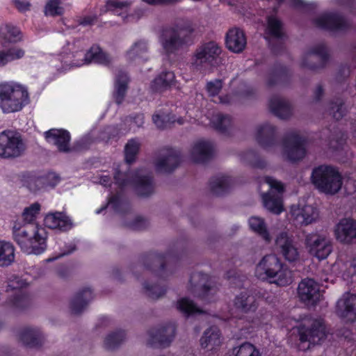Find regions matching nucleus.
Segmentation results:
<instances>
[{
    "instance_id": "1",
    "label": "nucleus",
    "mask_w": 356,
    "mask_h": 356,
    "mask_svg": "<svg viewBox=\"0 0 356 356\" xmlns=\"http://www.w3.org/2000/svg\"><path fill=\"white\" fill-rule=\"evenodd\" d=\"M13 238L26 254H40L47 248V233L37 225H22L20 220L13 226Z\"/></svg>"
},
{
    "instance_id": "2",
    "label": "nucleus",
    "mask_w": 356,
    "mask_h": 356,
    "mask_svg": "<svg viewBox=\"0 0 356 356\" xmlns=\"http://www.w3.org/2000/svg\"><path fill=\"white\" fill-rule=\"evenodd\" d=\"M195 29L190 22L177 24L163 31L160 42L168 56L177 55L193 42Z\"/></svg>"
},
{
    "instance_id": "3",
    "label": "nucleus",
    "mask_w": 356,
    "mask_h": 356,
    "mask_svg": "<svg viewBox=\"0 0 356 356\" xmlns=\"http://www.w3.org/2000/svg\"><path fill=\"white\" fill-rule=\"evenodd\" d=\"M30 102L27 88L15 82L0 84V109L5 114L22 111Z\"/></svg>"
},
{
    "instance_id": "4",
    "label": "nucleus",
    "mask_w": 356,
    "mask_h": 356,
    "mask_svg": "<svg viewBox=\"0 0 356 356\" xmlns=\"http://www.w3.org/2000/svg\"><path fill=\"white\" fill-rule=\"evenodd\" d=\"M114 179L120 188L133 186L136 193L141 197H149L155 192L152 176L143 170L122 172L121 170L116 169Z\"/></svg>"
},
{
    "instance_id": "5",
    "label": "nucleus",
    "mask_w": 356,
    "mask_h": 356,
    "mask_svg": "<svg viewBox=\"0 0 356 356\" xmlns=\"http://www.w3.org/2000/svg\"><path fill=\"white\" fill-rule=\"evenodd\" d=\"M312 183L320 191L326 194H335L342 186L341 176L338 170L328 165H321L312 170Z\"/></svg>"
},
{
    "instance_id": "6",
    "label": "nucleus",
    "mask_w": 356,
    "mask_h": 356,
    "mask_svg": "<svg viewBox=\"0 0 356 356\" xmlns=\"http://www.w3.org/2000/svg\"><path fill=\"white\" fill-rule=\"evenodd\" d=\"M221 47L214 41L204 42L198 46L193 56L192 65L197 68L216 67L222 64Z\"/></svg>"
},
{
    "instance_id": "7",
    "label": "nucleus",
    "mask_w": 356,
    "mask_h": 356,
    "mask_svg": "<svg viewBox=\"0 0 356 356\" xmlns=\"http://www.w3.org/2000/svg\"><path fill=\"white\" fill-rule=\"evenodd\" d=\"M26 149L22 135L11 129L0 132V158L14 160L22 156Z\"/></svg>"
},
{
    "instance_id": "8",
    "label": "nucleus",
    "mask_w": 356,
    "mask_h": 356,
    "mask_svg": "<svg viewBox=\"0 0 356 356\" xmlns=\"http://www.w3.org/2000/svg\"><path fill=\"white\" fill-rule=\"evenodd\" d=\"M299 334L301 344L307 342V347L303 349H308L310 345L321 344L327 337V332L325 323L321 318H309L305 319L299 326Z\"/></svg>"
},
{
    "instance_id": "9",
    "label": "nucleus",
    "mask_w": 356,
    "mask_h": 356,
    "mask_svg": "<svg viewBox=\"0 0 356 356\" xmlns=\"http://www.w3.org/2000/svg\"><path fill=\"white\" fill-rule=\"evenodd\" d=\"M172 259L173 256L170 252L165 254L150 252L143 255L140 262L144 268L164 278L173 273L170 266Z\"/></svg>"
},
{
    "instance_id": "10",
    "label": "nucleus",
    "mask_w": 356,
    "mask_h": 356,
    "mask_svg": "<svg viewBox=\"0 0 356 356\" xmlns=\"http://www.w3.org/2000/svg\"><path fill=\"white\" fill-rule=\"evenodd\" d=\"M307 137L299 131H287L282 141L284 155L291 161L302 159L306 155Z\"/></svg>"
},
{
    "instance_id": "11",
    "label": "nucleus",
    "mask_w": 356,
    "mask_h": 356,
    "mask_svg": "<svg viewBox=\"0 0 356 356\" xmlns=\"http://www.w3.org/2000/svg\"><path fill=\"white\" fill-rule=\"evenodd\" d=\"M47 140L54 145L62 152H70L72 150L82 151L89 147L91 141L88 138H82L76 142L70 148L69 146L70 135L68 131L63 129H52L44 133Z\"/></svg>"
},
{
    "instance_id": "12",
    "label": "nucleus",
    "mask_w": 356,
    "mask_h": 356,
    "mask_svg": "<svg viewBox=\"0 0 356 356\" xmlns=\"http://www.w3.org/2000/svg\"><path fill=\"white\" fill-rule=\"evenodd\" d=\"M59 180L58 176L54 172L41 175L34 172H26L21 176L22 185L33 193L55 187Z\"/></svg>"
},
{
    "instance_id": "13",
    "label": "nucleus",
    "mask_w": 356,
    "mask_h": 356,
    "mask_svg": "<svg viewBox=\"0 0 356 356\" xmlns=\"http://www.w3.org/2000/svg\"><path fill=\"white\" fill-rule=\"evenodd\" d=\"M264 181L269 187L268 193L262 194V200L266 209L275 214H280L283 211L282 193L284 186L282 182L271 177H266Z\"/></svg>"
},
{
    "instance_id": "14",
    "label": "nucleus",
    "mask_w": 356,
    "mask_h": 356,
    "mask_svg": "<svg viewBox=\"0 0 356 356\" xmlns=\"http://www.w3.org/2000/svg\"><path fill=\"white\" fill-rule=\"evenodd\" d=\"M329 60V53L324 43L311 47L302 58L301 66L310 70L323 68Z\"/></svg>"
},
{
    "instance_id": "15",
    "label": "nucleus",
    "mask_w": 356,
    "mask_h": 356,
    "mask_svg": "<svg viewBox=\"0 0 356 356\" xmlns=\"http://www.w3.org/2000/svg\"><path fill=\"white\" fill-rule=\"evenodd\" d=\"M305 245L309 253L320 260L326 259L332 251L330 238L324 234H307L305 237Z\"/></svg>"
},
{
    "instance_id": "16",
    "label": "nucleus",
    "mask_w": 356,
    "mask_h": 356,
    "mask_svg": "<svg viewBox=\"0 0 356 356\" xmlns=\"http://www.w3.org/2000/svg\"><path fill=\"white\" fill-rule=\"evenodd\" d=\"M25 282L17 277L10 280L8 283L7 291L13 292L8 300V304L17 311L23 310L30 305L29 296L22 291Z\"/></svg>"
},
{
    "instance_id": "17",
    "label": "nucleus",
    "mask_w": 356,
    "mask_h": 356,
    "mask_svg": "<svg viewBox=\"0 0 356 356\" xmlns=\"http://www.w3.org/2000/svg\"><path fill=\"white\" fill-rule=\"evenodd\" d=\"M175 325L172 323L153 327L147 332V343L152 346H168L175 337Z\"/></svg>"
},
{
    "instance_id": "18",
    "label": "nucleus",
    "mask_w": 356,
    "mask_h": 356,
    "mask_svg": "<svg viewBox=\"0 0 356 356\" xmlns=\"http://www.w3.org/2000/svg\"><path fill=\"white\" fill-rule=\"evenodd\" d=\"M314 24L321 29L330 31H342L350 26L349 22L337 13H325L314 20Z\"/></svg>"
},
{
    "instance_id": "19",
    "label": "nucleus",
    "mask_w": 356,
    "mask_h": 356,
    "mask_svg": "<svg viewBox=\"0 0 356 356\" xmlns=\"http://www.w3.org/2000/svg\"><path fill=\"white\" fill-rule=\"evenodd\" d=\"M180 161L179 151L172 148H165L161 150L155 161V168L159 172H171L178 167Z\"/></svg>"
},
{
    "instance_id": "20",
    "label": "nucleus",
    "mask_w": 356,
    "mask_h": 356,
    "mask_svg": "<svg viewBox=\"0 0 356 356\" xmlns=\"http://www.w3.org/2000/svg\"><path fill=\"white\" fill-rule=\"evenodd\" d=\"M298 296L307 305H316L321 296L318 283L311 278L302 280L298 286Z\"/></svg>"
},
{
    "instance_id": "21",
    "label": "nucleus",
    "mask_w": 356,
    "mask_h": 356,
    "mask_svg": "<svg viewBox=\"0 0 356 356\" xmlns=\"http://www.w3.org/2000/svg\"><path fill=\"white\" fill-rule=\"evenodd\" d=\"M190 286L192 292L202 298H207L216 293L208 275L200 272L193 273L191 275Z\"/></svg>"
},
{
    "instance_id": "22",
    "label": "nucleus",
    "mask_w": 356,
    "mask_h": 356,
    "mask_svg": "<svg viewBox=\"0 0 356 356\" xmlns=\"http://www.w3.org/2000/svg\"><path fill=\"white\" fill-rule=\"evenodd\" d=\"M256 139L258 143L265 149L273 147L278 144L279 136L277 127L264 122L257 127Z\"/></svg>"
},
{
    "instance_id": "23",
    "label": "nucleus",
    "mask_w": 356,
    "mask_h": 356,
    "mask_svg": "<svg viewBox=\"0 0 356 356\" xmlns=\"http://www.w3.org/2000/svg\"><path fill=\"white\" fill-rule=\"evenodd\" d=\"M276 248L284 259L289 261H294L299 257L298 248L291 236L286 232H281L275 241Z\"/></svg>"
},
{
    "instance_id": "24",
    "label": "nucleus",
    "mask_w": 356,
    "mask_h": 356,
    "mask_svg": "<svg viewBox=\"0 0 356 356\" xmlns=\"http://www.w3.org/2000/svg\"><path fill=\"white\" fill-rule=\"evenodd\" d=\"M233 303L234 308L243 314L254 313L259 307L256 294L253 295L248 291H244L237 294Z\"/></svg>"
},
{
    "instance_id": "25",
    "label": "nucleus",
    "mask_w": 356,
    "mask_h": 356,
    "mask_svg": "<svg viewBox=\"0 0 356 356\" xmlns=\"http://www.w3.org/2000/svg\"><path fill=\"white\" fill-rule=\"evenodd\" d=\"M19 337L24 345L29 348H40L46 341L42 330L37 327H26L21 330Z\"/></svg>"
},
{
    "instance_id": "26",
    "label": "nucleus",
    "mask_w": 356,
    "mask_h": 356,
    "mask_svg": "<svg viewBox=\"0 0 356 356\" xmlns=\"http://www.w3.org/2000/svg\"><path fill=\"white\" fill-rule=\"evenodd\" d=\"M281 264L280 259L276 255L267 254L257 265L255 275L259 279L266 280Z\"/></svg>"
},
{
    "instance_id": "27",
    "label": "nucleus",
    "mask_w": 356,
    "mask_h": 356,
    "mask_svg": "<svg viewBox=\"0 0 356 356\" xmlns=\"http://www.w3.org/2000/svg\"><path fill=\"white\" fill-rule=\"evenodd\" d=\"M291 216L296 225L306 226L314 222L318 218V210L312 205L293 207Z\"/></svg>"
},
{
    "instance_id": "28",
    "label": "nucleus",
    "mask_w": 356,
    "mask_h": 356,
    "mask_svg": "<svg viewBox=\"0 0 356 356\" xmlns=\"http://www.w3.org/2000/svg\"><path fill=\"white\" fill-rule=\"evenodd\" d=\"M337 240L342 243L356 242V221L344 218L340 220L335 229Z\"/></svg>"
},
{
    "instance_id": "29",
    "label": "nucleus",
    "mask_w": 356,
    "mask_h": 356,
    "mask_svg": "<svg viewBox=\"0 0 356 356\" xmlns=\"http://www.w3.org/2000/svg\"><path fill=\"white\" fill-rule=\"evenodd\" d=\"M93 299L92 291L89 287H84L78 291L72 298L70 309L72 314H80Z\"/></svg>"
},
{
    "instance_id": "30",
    "label": "nucleus",
    "mask_w": 356,
    "mask_h": 356,
    "mask_svg": "<svg viewBox=\"0 0 356 356\" xmlns=\"http://www.w3.org/2000/svg\"><path fill=\"white\" fill-rule=\"evenodd\" d=\"M225 43L231 51L238 54L242 52L247 44L244 32L238 28L230 29L226 34Z\"/></svg>"
},
{
    "instance_id": "31",
    "label": "nucleus",
    "mask_w": 356,
    "mask_h": 356,
    "mask_svg": "<svg viewBox=\"0 0 356 356\" xmlns=\"http://www.w3.org/2000/svg\"><path fill=\"white\" fill-rule=\"evenodd\" d=\"M339 314L348 321H356V295L345 294L337 302Z\"/></svg>"
},
{
    "instance_id": "32",
    "label": "nucleus",
    "mask_w": 356,
    "mask_h": 356,
    "mask_svg": "<svg viewBox=\"0 0 356 356\" xmlns=\"http://www.w3.org/2000/svg\"><path fill=\"white\" fill-rule=\"evenodd\" d=\"M268 105L271 113L280 119H288L292 115V106L284 98L273 96L270 99Z\"/></svg>"
},
{
    "instance_id": "33",
    "label": "nucleus",
    "mask_w": 356,
    "mask_h": 356,
    "mask_svg": "<svg viewBox=\"0 0 356 356\" xmlns=\"http://www.w3.org/2000/svg\"><path fill=\"white\" fill-rule=\"evenodd\" d=\"M214 153L213 144L209 140H199L191 151L192 159L196 163H204L210 159Z\"/></svg>"
},
{
    "instance_id": "34",
    "label": "nucleus",
    "mask_w": 356,
    "mask_h": 356,
    "mask_svg": "<svg viewBox=\"0 0 356 356\" xmlns=\"http://www.w3.org/2000/svg\"><path fill=\"white\" fill-rule=\"evenodd\" d=\"M221 343V333L216 326L208 327L200 338L201 347L209 351L216 350Z\"/></svg>"
},
{
    "instance_id": "35",
    "label": "nucleus",
    "mask_w": 356,
    "mask_h": 356,
    "mask_svg": "<svg viewBox=\"0 0 356 356\" xmlns=\"http://www.w3.org/2000/svg\"><path fill=\"white\" fill-rule=\"evenodd\" d=\"M44 222L45 226L52 229H58L62 231H66L72 227L69 218L61 212L47 214L44 218Z\"/></svg>"
},
{
    "instance_id": "36",
    "label": "nucleus",
    "mask_w": 356,
    "mask_h": 356,
    "mask_svg": "<svg viewBox=\"0 0 356 356\" xmlns=\"http://www.w3.org/2000/svg\"><path fill=\"white\" fill-rule=\"evenodd\" d=\"M125 330L118 329L108 333L103 341V348L108 351H115L125 341Z\"/></svg>"
},
{
    "instance_id": "37",
    "label": "nucleus",
    "mask_w": 356,
    "mask_h": 356,
    "mask_svg": "<svg viewBox=\"0 0 356 356\" xmlns=\"http://www.w3.org/2000/svg\"><path fill=\"white\" fill-rule=\"evenodd\" d=\"M266 280L279 286H288L293 282L292 271L282 263Z\"/></svg>"
},
{
    "instance_id": "38",
    "label": "nucleus",
    "mask_w": 356,
    "mask_h": 356,
    "mask_svg": "<svg viewBox=\"0 0 356 356\" xmlns=\"http://www.w3.org/2000/svg\"><path fill=\"white\" fill-rule=\"evenodd\" d=\"M289 76V70L283 65H275L268 72L266 84L268 87L271 88L278 83H285Z\"/></svg>"
},
{
    "instance_id": "39",
    "label": "nucleus",
    "mask_w": 356,
    "mask_h": 356,
    "mask_svg": "<svg viewBox=\"0 0 356 356\" xmlns=\"http://www.w3.org/2000/svg\"><path fill=\"white\" fill-rule=\"evenodd\" d=\"M149 47L145 40H139L135 42L127 51V57L129 60H143L148 58Z\"/></svg>"
},
{
    "instance_id": "40",
    "label": "nucleus",
    "mask_w": 356,
    "mask_h": 356,
    "mask_svg": "<svg viewBox=\"0 0 356 356\" xmlns=\"http://www.w3.org/2000/svg\"><path fill=\"white\" fill-rule=\"evenodd\" d=\"M232 181L229 177L220 175L213 177L209 182L211 192L216 195H222L232 187Z\"/></svg>"
},
{
    "instance_id": "41",
    "label": "nucleus",
    "mask_w": 356,
    "mask_h": 356,
    "mask_svg": "<svg viewBox=\"0 0 356 356\" xmlns=\"http://www.w3.org/2000/svg\"><path fill=\"white\" fill-rule=\"evenodd\" d=\"M128 82L129 78L127 74L122 71H119L115 76V91L113 94L115 102L118 104H120L124 99Z\"/></svg>"
},
{
    "instance_id": "42",
    "label": "nucleus",
    "mask_w": 356,
    "mask_h": 356,
    "mask_svg": "<svg viewBox=\"0 0 356 356\" xmlns=\"http://www.w3.org/2000/svg\"><path fill=\"white\" fill-rule=\"evenodd\" d=\"M175 76L172 72L165 71L154 79L151 88L154 91L162 92L174 85Z\"/></svg>"
},
{
    "instance_id": "43",
    "label": "nucleus",
    "mask_w": 356,
    "mask_h": 356,
    "mask_svg": "<svg viewBox=\"0 0 356 356\" xmlns=\"http://www.w3.org/2000/svg\"><path fill=\"white\" fill-rule=\"evenodd\" d=\"M1 43L6 46L7 43H15L22 39L19 29L11 24H6L0 27Z\"/></svg>"
},
{
    "instance_id": "44",
    "label": "nucleus",
    "mask_w": 356,
    "mask_h": 356,
    "mask_svg": "<svg viewBox=\"0 0 356 356\" xmlns=\"http://www.w3.org/2000/svg\"><path fill=\"white\" fill-rule=\"evenodd\" d=\"M265 37L266 39H282L284 36L283 26L282 22L274 15L267 17V27Z\"/></svg>"
},
{
    "instance_id": "45",
    "label": "nucleus",
    "mask_w": 356,
    "mask_h": 356,
    "mask_svg": "<svg viewBox=\"0 0 356 356\" xmlns=\"http://www.w3.org/2000/svg\"><path fill=\"white\" fill-rule=\"evenodd\" d=\"M111 58L109 55L102 51L99 47H92L85 54V63L92 62L102 65H108L111 62Z\"/></svg>"
},
{
    "instance_id": "46",
    "label": "nucleus",
    "mask_w": 356,
    "mask_h": 356,
    "mask_svg": "<svg viewBox=\"0 0 356 356\" xmlns=\"http://www.w3.org/2000/svg\"><path fill=\"white\" fill-rule=\"evenodd\" d=\"M15 260V248L10 242L0 241V266H10Z\"/></svg>"
},
{
    "instance_id": "47",
    "label": "nucleus",
    "mask_w": 356,
    "mask_h": 356,
    "mask_svg": "<svg viewBox=\"0 0 356 356\" xmlns=\"http://www.w3.org/2000/svg\"><path fill=\"white\" fill-rule=\"evenodd\" d=\"M211 122L218 131L222 134H229L232 127L231 116L223 113H216L213 116Z\"/></svg>"
},
{
    "instance_id": "48",
    "label": "nucleus",
    "mask_w": 356,
    "mask_h": 356,
    "mask_svg": "<svg viewBox=\"0 0 356 356\" xmlns=\"http://www.w3.org/2000/svg\"><path fill=\"white\" fill-rule=\"evenodd\" d=\"M249 225L252 230L257 233L266 241H270V236L263 218L257 216H252L249 219Z\"/></svg>"
},
{
    "instance_id": "49",
    "label": "nucleus",
    "mask_w": 356,
    "mask_h": 356,
    "mask_svg": "<svg viewBox=\"0 0 356 356\" xmlns=\"http://www.w3.org/2000/svg\"><path fill=\"white\" fill-rule=\"evenodd\" d=\"M131 5V1H130L107 0L105 6V12L111 11L120 15L127 13Z\"/></svg>"
},
{
    "instance_id": "50",
    "label": "nucleus",
    "mask_w": 356,
    "mask_h": 356,
    "mask_svg": "<svg viewBox=\"0 0 356 356\" xmlns=\"http://www.w3.org/2000/svg\"><path fill=\"white\" fill-rule=\"evenodd\" d=\"M24 54V51L19 48H11L7 51H0V67L4 66L13 60L22 58Z\"/></svg>"
},
{
    "instance_id": "51",
    "label": "nucleus",
    "mask_w": 356,
    "mask_h": 356,
    "mask_svg": "<svg viewBox=\"0 0 356 356\" xmlns=\"http://www.w3.org/2000/svg\"><path fill=\"white\" fill-rule=\"evenodd\" d=\"M40 211V204L35 202L26 207L22 214V225H35L33 222Z\"/></svg>"
},
{
    "instance_id": "52",
    "label": "nucleus",
    "mask_w": 356,
    "mask_h": 356,
    "mask_svg": "<svg viewBox=\"0 0 356 356\" xmlns=\"http://www.w3.org/2000/svg\"><path fill=\"white\" fill-rule=\"evenodd\" d=\"M177 309L187 315L202 314L204 312L198 307L191 300L183 298L177 302Z\"/></svg>"
},
{
    "instance_id": "53",
    "label": "nucleus",
    "mask_w": 356,
    "mask_h": 356,
    "mask_svg": "<svg viewBox=\"0 0 356 356\" xmlns=\"http://www.w3.org/2000/svg\"><path fill=\"white\" fill-rule=\"evenodd\" d=\"M327 111L335 120L341 119L346 111L343 101L341 98H336L330 101Z\"/></svg>"
},
{
    "instance_id": "54",
    "label": "nucleus",
    "mask_w": 356,
    "mask_h": 356,
    "mask_svg": "<svg viewBox=\"0 0 356 356\" xmlns=\"http://www.w3.org/2000/svg\"><path fill=\"white\" fill-rule=\"evenodd\" d=\"M152 120L158 129H164L175 122V116L164 112H159L153 115Z\"/></svg>"
},
{
    "instance_id": "55",
    "label": "nucleus",
    "mask_w": 356,
    "mask_h": 356,
    "mask_svg": "<svg viewBox=\"0 0 356 356\" xmlns=\"http://www.w3.org/2000/svg\"><path fill=\"white\" fill-rule=\"evenodd\" d=\"M140 144L137 139L129 140L124 147L125 161L127 163L135 161L139 152Z\"/></svg>"
},
{
    "instance_id": "56",
    "label": "nucleus",
    "mask_w": 356,
    "mask_h": 356,
    "mask_svg": "<svg viewBox=\"0 0 356 356\" xmlns=\"http://www.w3.org/2000/svg\"><path fill=\"white\" fill-rule=\"evenodd\" d=\"M241 160L253 167L263 168L266 166L264 161L261 160L253 150H248L240 154Z\"/></svg>"
},
{
    "instance_id": "57",
    "label": "nucleus",
    "mask_w": 356,
    "mask_h": 356,
    "mask_svg": "<svg viewBox=\"0 0 356 356\" xmlns=\"http://www.w3.org/2000/svg\"><path fill=\"white\" fill-rule=\"evenodd\" d=\"M143 291L146 296L152 299L157 300L164 296L166 289L163 286H159L156 284H152L148 282H145L143 284Z\"/></svg>"
},
{
    "instance_id": "58",
    "label": "nucleus",
    "mask_w": 356,
    "mask_h": 356,
    "mask_svg": "<svg viewBox=\"0 0 356 356\" xmlns=\"http://www.w3.org/2000/svg\"><path fill=\"white\" fill-rule=\"evenodd\" d=\"M234 356H261L258 349L252 343L245 342L233 349Z\"/></svg>"
},
{
    "instance_id": "59",
    "label": "nucleus",
    "mask_w": 356,
    "mask_h": 356,
    "mask_svg": "<svg viewBox=\"0 0 356 356\" xmlns=\"http://www.w3.org/2000/svg\"><path fill=\"white\" fill-rule=\"evenodd\" d=\"M60 0H49L44 8L46 15L58 16L63 13L64 9L60 6Z\"/></svg>"
},
{
    "instance_id": "60",
    "label": "nucleus",
    "mask_w": 356,
    "mask_h": 356,
    "mask_svg": "<svg viewBox=\"0 0 356 356\" xmlns=\"http://www.w3.org/2000/svg\"><path fill=\"white\" fill-rule=\"evenodd\" d=\"M148 225V221L145 218L137 216L128 224V227L133 230L140 231L145 229Z\"/></svg>"
},
{
    "instance_id": "61",
    "label": "nucleus",
    "mask_w": 356,
    "mask_h": 356,
    "mask_svg": "<svg viewBox=\"0 0 356 356\" xmlns=\"http://www.w3.org/2000/svg\"><path fill=\"white\" fill-rule=\"evenodd\" d=\"M345 141V138L341 134H335L332 135V138L329 140L328 145L333 149L340 148Z\"/></svg>"
},
{
    "instance_id": "62",
    "label": "nucleus",
    "mask_w": 356,
    "mask_h": 356,
    "mask_svg": "<svg viewBox=\"0 0 356 356\" xmlns=\"http://www.w3.org/2000/svg\"><path fill=\"white\" fill-rule=\"evenodd\" d=\"M325 95V85L320 82L318 83L313 89L312 98L313 101L318 102L322 99Z\"/></svg>"
},
{
    "instance_id": "63",
    "label": "nucleus",
    "mask_w": 356,
    "mask_h": 356,
    "mask_svg": "<svg viewBox=\"0 0 356 356\" xmlns=\"http://www.w3.org/2000/svg\"><path fill=\"white\" fill-rule=\"evenodd\" d=\"M222 88V83L220 80H215L209 82L207 86L208 92L211 96H215L219 93Z\"/></svg>"
},
{
    "instance_id": "64",
    "label": "nucleus",
    "mask_w": 356,
    "mask_h": 356,
    "mask_svg": "<svg viewBox=\"0 0 356 356\" xmlns=\"http://www.w3.org/2000/svg\"><path fill=\"white\" fill-rule=\"evenodd\" d=\"M126 123L134 124L137 127H140L144 123V115L143 114H136L134 115H129L125 118Z\"/></svg>"
}]
</instances>
